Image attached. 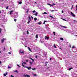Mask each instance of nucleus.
I'll use <instances>...</instances> for the list:
<instances>
[{"label": "nucleus", "instance_id": "32", "mask_svg": "<svg viewBox=\"0 0 77 77\" xmlns=\"http://www.w3.org/2000/svg\"><path fill=\"white\" fill-rule=\"evenodd\" d=\"M44 14H47V13L46 12H45L44 13Z\"/></svg>", "mask_w": 77, "mask_h": 77}, {"label": "nucleus", "instance_id": "6", "mask_svg": "<svg viewBox=\"0 0 77 77\" xmlns=\"http://www.w3.org/2000/svg\"><path fill=\"white\" fill-rule=\"evenodd\" d=\"M71 14L72 15V16H73V17H75V15L74 14H73L72 12H71Z\"/></svg>", "mask_w": 77, "mask_h": 77}, {"label": "nucleus", "instance_id": "12", "mask_svg": "<svg viewBox=\"0 0 77 77\" xmlns=\"http://www.w3.org/2000/svg\"><path fill=\"white\" fill-rule=\"evenodd\" d=\"M29 9H28L27 10V11L26 12V13L28 14L29 13Z\"/></svg>", "mask_w": 77, "mask_h": 77}, {"label": "nucleus", "instance_id": "20", "mask_svg": "<svg viewBox=\"0 0 77 77\" xmlns=\"http://www.w3.org/2000/svg\"><path fill=\"white\" fill-rule=\"evenodd\" d=\"M30 59H31V60H32L33 61V62H34V60H33L32 58H30Z\"/></svg>", "mask_w": 77, "mask_h": 77}, {"label": "nucleus", "instance_id": "51", "mask_svg": "<svg viewBox=\"0 0 77 77\" xmlns=\"http://www.w3.org/2000/svg\"><path fill=\"white\" fill-rule=\"evenodd\" d=\"M52 5H56V4H52Z\"/></svg>", "mask_w": 77, "mask_h": 77}, {"label": "nucleus", "instance_id": "29", "mask_svg": "<svg viewBox=\"0 0 77 77\" xmlns=\"http://www.w3.org/2000/svg\"><path fill=\"white\" fill-rule=\"evenodd\" d=\"M32 12H33V13L36 12V11L35 10H34L33 11H32Z\"/></svg>", "mask_w": 77, "mask_h": 77}, {"label": "nucleus", "instance_id": "42", "mask_svg": "<svg viewBox=\"0 0 77 77\" xmlns=\"http://www.w3.org/2000/svg\"><path fill=\"white\" fill-rule=\"evenodd\" d=\"M51 58H50V61H51Z\"/></svg>", "mask_w": 77, "mask_h": 77}, {"label": "nucleus", "instance_id": "34", "mask_svg": "<svg viewBox=\"0 0 77 77\" xmlns=\"http://www.w3.org/2000/svg\"><path fill=\"white\" fill-rule=\"evenodd\" d=\"M8 54H11V53L10 52H9Z\"/></svg>", "mask_w": 77, "mask_h": 77}, {"label": "nucleus", "instance_id": "21", "mask_svg": "<svg viewBox=\"0 0 77 77\" xmlns=\"http://www.w3.org/2000/svg\"><path fill=\"white\" fill-rule=\"evenodd\" d=\"M54 48H57V47H56V45H54Z\"/></svg>", "mask_w": 77, "mask_h": 77}, {"label": "nucleus", "instance_id": "45", "mask_svg": "<svg viewBox=\"0 0 77 77\" xmlns=\"http://www.w3.org/2000/svg\"><path fill=\"white\" fill-rule=\"evenodd\" d=\"M30 63L31 65H32V62H30Z\"/></svg>", "mask_w": 77, "mask_h": 77}, {"label": "nucleus", "instance_id": "30", "mask_svg": "<svg viewBox=\"0 0 77 77\" xmlns=\"http://www.w3.org/2000/svg\"><path fill=\"white\" fill-rule=\"evenodd\" d=\"M17 66H18V67H21V66H20L18 64H17Z\"/></svg>", "mask_w": 77, "mask_h": 77}, {"label": "nucleus", "instance_id": "7", "mask_svg": "<svg viewBox=\"0 0 77 77\" xmlns=\"http://www.w3.org/2000/svg\"><path fill=\"white\" fill-rule=\"evenodd\" d=\"M33 15L37 16L38 15V12H36L35 14H34Z\"/></svg>", "mask_w": 77, "mask_h": 77}, {"label": "nucleus", "instance_id": "35", "mask_svg": "<svg viewBox=\"0 0 77 77\" xmlns=\"http://www.w3.org/2000/svg\"><path fill=\"white\" fill-rule=\"evenodd\" d=\"M19 51V53H21V50H20Z\"/></svg>", "mask_w": 77, "mask_h": 77}, {"label": "nucleus", "instance_id": "61", "mask_svg": "<svg viewBox=\"0 0 77 77\" xmlns=\"http://www.w3.org/2000/svg\"><path fill=\"white\" fill-rule=\"evenodd\" d=\"M0 31V33H2V31Z\"/></svg>", "mask_w": 77, "mask_h": 77}, {"label": "nucleus", "instance_id": "15", "mask_svg": "<svg viewBox=\"0 0 77 77\" xmlns=\"http://www.w3.org/2000/svg\"><path fill=\"white\" fill-rule=\"evenodd\" d=\"M28 49H29V51H31L32 52V50H31V49H30V48L28 47Z\"/></svg>", "mask_w": 77, "mask_h": 77}, {"label": "nucleus", "instance_id": "8", "mask_svg": "<svg viewBox=\"0 0 77 77\" xmlns=\"http://www.w3.org/2000/svg\"><path fill=\"white\" fill-rule=\"evenodd\" d=\"M37 24H38L39 25H41V24H42V23H41V22H38V23H37Z\"/></svg>", "mask_w": 77, "mask_h": 77}, {"label": "nucleus", "instance_id": "33", "mask_svg": "<svg viewBox=\"0 0 77 77\" xmlns=\"http://www.w3.org/2000/svg\"><path fill=\"white\" fill-rule=\"evenodd\" d=\"M33 75H34V76H36V75H37L36 74H34Z\"/></svg>", "mask_w": 77, "mask_h": 77}, {"label": "nucleus", "instance_id": "60", "mask_svg": "<svg viewBox=\"0 0 77 77\" xmlns=\"http://www.w3.org/2000/svg\"><path fill=\"white\" fill-rule=\"evenodd\" d=\"M54 11V10H52L51 11V12H53Z\"/></svg>", "mask_w": 77, "mask_h": 77}, {"label": "nucleus", "instance_id": "43", "mask_svg": "<svg viewBox=\"0 0 77 77\" xmlns=\"http://www.w3.org/2000/svg\"><path fill=\"white\" fill-rule=\"evenodd\" d=\"M26 62H29V61L28 60H26Z\"/></svg>", "mask_w": 77, "mask_h": 77}, {"label": "nucleus", "instance_id": "19", "mask_svg": "<svg viewBox=\"0 0 77 77\" xmlns=\"http://www.w3.org/2000/svg\"><path fill=\"white\" fill-rule=\"evenodd\" d=\"M48 63V62H46L45 63V64L46 65L45 66H47V63Z\"/></svg>", "mask_w": 77, "mask_h": 77}, {"label": "nucleus", "instance_id": "18", "mask_svg": "<svg viewBox=\"0 0 77 77\" xmlns=\"http://www.w3.org/2000/svg\"><path fill=\"white\" fill-rule=\"evenodd\" d=\"M37 20V18H36V17H35L34 18V20L36 21Z\"/></svg>", "mask_w": 77, "mask_h": 77}, {"label": "nucleus", "instance_id": "63", "mask_svg": "<svg viewBox=\"0 0 77 77\" xmlns=\"http://www.w3.org/2000/svg\"><path fill=\"white\" fill-rule=\"evenodd\" d=\"M2 53V51H0V53Z\"/></svg>", "mask_w": 77, "mask_h": 77}, {"label": "nucleus", "instance_id": "50", "mask_svg": "<svg viewBox=\"0 0 77 77\" xmlns=\"http://www.w3.org/2000/svg\"><path fill=\"white\" fill-rule=\"evenodd\" d=\"M72 48H75V47L73 46H72Z\"/></svg>", "mask_w": 77, "mask_h": 77}, {"label": "nucleus", "instance_id": "14", "mask_svg": "<svg viewBox=\"0 0 77 77\" xmlns=\"http://www.w3.org/2000/svg\"><path fill=\"white\" fill-rule=\"evenodd\" d=\"M18 3H19V4H20V5L22 3V2H21V1H20V2H18Z\"/></svg>", "mask_w": 77, "mask_h": 77}, {"label": "nucleus", "instance_id": "41", "mask_svg": "<svg viewBox=\"0 0 77 77\" xmlns=\"http://www.w3.org/2000/svg\"><path fill=\"white\" fill-rule=\"evenodd\" d=\"M73 21H76V22H77V20H73Z\"/></svg>", "mask_w": 77, "mask_h": 77}, {"label": "nucleus", "instance_id": "17", "mask_svg": "<svg viewBox=\"0 0 77 77\" xmlns=\"http://www.w3.org/2000/svg\"><path fill=\"white\" fill-rule=\"evenodd\" d=\"M15 72H17V73H18V72L17 71V70H16L15 71H14Z\"/></svg>", "mask_w": 77, "mask_h": 77}, {"label": "nucleus", "instance_id": "4", "mask_svg": "<svg viewBox=\"0 0 77 77\" xmlns=\"http://www.w3.org/2000/svg\"><path fill=\"white\" fill-rule=\"evenodd\" d=\"M45 39H49V37H47L46 36H45Z\"/></svg>", "mask_w": 77, "mask_h": 77}, {"label": "nucleus", "instance_id": "13", "mask_svg": "<svg viewBox=\"0 0 77 77\" xmlns=\"http://www.w3.org/2000/svg\"><path fill=\"white\" fill-rule=\"evenodd\" d=\"M60 40H61V41H63V38H60Z\"/></svg>", "mask_w": 77, "mask_h": 77}, {"label": "nucleus", "instance_id": "2", "mask_svg": "<svg viewBox=\"0 0 77 77\" xmlns=\"http://www.w3.org/2000/svg\"><path fill=\"white\" fill-rule=\"evenodd\" d=\"M23 76L24 77H30V76H29V75H26L25 74H24V75H23Z\"/></svg>", "mask_w": 77, "mask_h": 77}, {"label": "nucleus", "instance_id": "47", "mask_svg": "<svg viewBox=\"0 0 77 77\" xmlns=\"http://www.w3.org/2000/svg\"><path fill=\"white\" fill-rule=\"evenodd\" d=\"M31 18H32V20H33V17L31 16Z\"/></svg>", "mask_w": 77, "mask_h": 77}, {"label": "nucleus", "instance_id": "27", "mask_svg": "<svg viewBox=\"0 0 77 77\" xmlns=\"http://www.w3.org/2000/svg\"><path fill=\"white\" fill-rule=\"evenodd\" d=\"M49 17H51V18H53V16H49Z\"/></svg>", "mask_w": 77, "mask_h": 77}, {"label": "nucleus", "instance_id": "40", "mask_svg": "<svg viewBox=\"0 0 77 77\" xmlns=\"http://www.w3.org/2000/svg\"><path fill=\"white\" fill-rule=\"evenodd\" d=\"M61 19L62 20H64V21H65V19H63L62 18H61Z\"/></svg>", "mask_w": 77, "mask_h": 77}, {"label": "nucleus", "instance_id": "57", "mask_svg": "<svg viewBox=\"0 0 77 77\" xmlns=\"http://www.w3.org/2000/svg\"><path fill=\"white\" fill-rule=\"evenodd\" d=\"M44 22H45H45H47V21H46V20H45V21H44Z\"/></svg>", "mask_w": 77, "mask_h": 77}, {"label": "nucleus", "instance_id": "11", "mask_svg": "<svg viewBox=\"0 0 77 77\" xmlns=\"http://www.w3.org/2000/svg\"><path fill=\"white\" fill-rule=\"evenodd\" d=\"M48 5H49V6H53V5H51L50 4H47Z\"/></svg>", "mask_w": 77, "mask_h": 77}, {"label": "nucleus", "instance_id": "46", "mask_svg": "<svg viewBox=\"0 0 77 77\" xmlns=\"http://www.w3.org/2000/svg\"><path fill=\"white\" fill-rule=\"evenodd\" d=\"M8 68H10V69H11V67H9V66H8Z\"/></svg>", "mask_w": 77, "mask_h": 77}, {"label": "nucleus", "instance_id": "39", "mask_svg": "<svg viewBox=\"0 0 77 77\" xmlns=\"http://www.w3.org/2000/svg\"><path fill=\"white\" fill-rule=\"evenodd\" d=\"M72 8H73V5H72V8H71V9H72Z\"/></svg>", "mask_w": 77, "mask_h": 77}, {"label": "nucleus", "instance_id": "52", "mask_svg": "<svg viewBox=\"0 0 77 77\" xmlns=\"http://www.w3.org/2000/svg\"><path fill=\"white\" fill-rule=\"evenodd\" d=\"M0 31H2V29H1L0 28Z\"/></svg>", "mask_w": 77, "mask_h": 77}, {"label": "nucleus", "instance_id": "56", "mask_svg": "<svg viewBox=\"0 0 77 77\" xmlns=\"http://www.w3.org/2000/svg\"><path fill=\"white\" fill-rule=\"evenodd\" d=\"M24 46H25V47H27V46H26V45H25Z\"/></svg>", "mask_w": 77, "mask_h": 77}, {"label": "nucleus", "instance_id": "62", "mask_svg": "<svg viewBox=\"0 0 77 77\" xmlns=\"http://www.w3.org/2000/svg\"><path fill=\"white\" fill-rule=\"evenodd\" d=\"M0 14H1V11L0 10Z\"/></svg>", "mask_w": 77, "mask_h": 77}, {"label": "nucleus", "instance_id": "64", "mask_svg": "<svg viewBox=\"0 0 77 77\" xmlns=\"http://www.w3.org/2000/svg\"><path fill=\"white\" fill-rule=\"evenodd\" d=\"M76 7L77 8V5L76 6Z\"/></svg>", "mask_w": 77, "mask_h": 77}, {"label": "nucleus", "instance_id": "5", "mask_svg": "<svg viewBox=\"0 0 77 77\" xmlns=\"http://www.w3.org/2000/svg\"><path fill=\"white\" fill-rule=\"evenodd\" d=\"M26 68H27L29 70H30V69H32L31 67H26Z\"/></svg>", "mask_w": 77, "mask_h": 77}, {"label": "nucleus", "instance_id": "37", "mask_svg": "<svg viewBox=\"0 0 77 77\" xmlns=\"http://www.w3.org/2000/svg\"><path fill=\"white\" fill-rule=\"evenodd\" d=\"M6 9H9V8L8 7H6Z\"/></svg>", "mask_w": 77, "mask_h": 77}, {"label": "nucleus", "instance_id": "48", "mask_svg": "<svg viewBox=\"0 0 77 77\" xmlns=\"http://www.w3.org/2000/svg\"><path fill=\"white\" fill-rule=\"evenodd\" d=\"M0 65H2V62L0 61Z\"/></svg>", "mask_w": 77, "mask_h": 77}, {"label": "nucleus", "instance_id": "28", "mask_svg": "<svg viewBox=\"0 0 77 77\" xmlns=\"http://www.w3.org/2000/svg\"><path fill=\"white\" fill-rule=\"evenodd\" d=\"M3 75H4V77H6V74H5V73H4L3 74Z\"/></svg>", "mask_w": 77, "mask_h": 77}, {"label": "nucleus", "instance_id": "22", "mask_svg": "<svg viewBox=\"0 0 77 77\" xmlns=\"http://www.w3.org/2000/svg\"><path fill=\"white\" fill-rule=\"evenodd\" d=\"M53 33L54 34V36H55V35H56V32H53Z\"/></svg>", "mask_w": 77, "mask_h": 77}, {"label": "nucleus", "instance_id": "1", "mask_svg": "<svg viewBox=\"0 0 77 77\" xmlns=\"http://www.w3.org/2000/svg\"><path fill=\"white\" fill-rule=\"evenodd\" d=\"M28 18H29V19L28 20V22L27 23V24H29V23H30V21L31 20V17H30V16H29Z\"/></svg>", "mask_w": 77, "mask_h": 77}, {"label": "nucleus", "instance_id": "25", "mask_svg": "<svg viewBox=\"0 0 77 77\" xmlns=\"http://www.w3.org/2000/svg\"><path fill=\"white\" fill-rule=\"evenodd\" d=\"M32 70H36V68H32Z\"/></svg>", "mask_w": 77, "mask_h": 77}, {"label": "nucleus", "instance_id": "23", "mask_svg": "<svg viewBox=\"0 0 77 77\" xmlns=\"http://www.w3.org/2000/svg\"><path fill=\"white\" fill-rule=\"evenodd\" d=\"M20 53L21 54H24V52L23 51H22V52H21Z\"/></svg>", "mask_w": 77, "mask_h": 77}, {"label": "nucleus", "instance_id": "26", "mask_svg": "<svg viewBox=\"0 0 77 77\" xmlns=\"http://www.w3.org/2000/svg\"><path fill=\"white\" fill-rule=\"evenodd\" d=\"M14 20L15 22H16V21H17V19H14Z\"/></svg>", "mask_w": 77, "mask_h": 77}, {"label": "nucleus", "instance_id": "44", "mask_svg": "<svg viewBox=\"0 0 77 77\" xmlns=\"http://www.w3.org/2000/svg\"><path fill=\"white\" fill-rule=\"evenodd\" d=\"M63 27L64 28H66V27L65 26H63Z\"/></svg>", "mask_w": 77, "mask_h": 77}, {"label": "nucleus", "instance_id": "10", "mask_svg": "<svg viewBox=\"0 0 77 77\" xmlns=\"http://www.w3.org/2000/svg\"><path fill=\"white\" fill-rule=\"evenodd\" d=\"M73 69V68L72 67H70L69 68V71H70V70H71V69Z\"/></svg>", "mask_w": 77, "mask_h": 77}, {"label": "nucleus", "instance_id": "31", "mask_svg": "<svg viewBox=\"0 0 77 77\" xmlns=\"http://www.w3.org/2000/svg\"><path fill=\"white\" fill-rule=\"evenodd\" d=\"M23 64H25V65H26V62H23Z\"/></svg>", "mask_w": 77, "mask_h": 77}, {"label": "nucleus", "instance_id": "53", "mask_svg": "<svg viewBox=\"0 0 77 77\" xmlns=\"http://www.w3.org/2000/svg\"><path fill=\"white\" fill-rule=\"evenodd\" d=\"M45 22L44 21V23H43V24H45Z\"/></svg>", "mask_w": 77, "mask_h": 77}, {"label": "nucleus", "instance_id": "24", "mask_svg": "<svg viewBox=\"0 0 77 77\" xmlns=\"http://www.w3.org/2000/svg\"><path fill=\"white\" fill-rule=\"evenodd\" d=\"M22 66L23 67H24V68H25V66H24V65L23 64V63H22Z\"/></svg>", "mask_w": 77, "mask_h": 77}, {"label": "nucleus", "instance_id": "59", "mask_svg": "<svg viewBox=\"0 0 77 77\" xmlns=\"http://www.w3.org/2000/svg\"><path fill=\"white\" fill-rule=\"evenodd\" d=\"M60 50H62V48H60Z\"/></svg>", "mask_w": 77, "mask_h": 77}, {"label": "nucleus", "instance_id": "58", "mask_svg": "<svg viewBox=\"0 0 77 77\" xmlns=\"http://www.w3.org/2000/svg\"><path fill=\"white\" fill-rule=\"evenodd\" d=\"M6 75H8V73H6Z\"/></svg>", "mask_w": 77, "mask_h": 77}, {"label": "nucleus", "instance_id": "38", "mask_svg": "<svg viewBox=\"0 0 77 77\" xmlns=\"http://www.w3.org/2000/svg\"><path fill=\"white\" fill-rule=\"evenodd\" d=\"M27 34L28 35L29 34V31H27Z\"/></svg>", "mask_w": 77, "mask_h": 77}, {"label": "nucleus", "instance_id": "3", "mask_svg": "<svg viewBox=\"0 0 77 77\" xmlns=\"http://www.w3.org/2000/svg\"><path fill=\"white\" fill-rule=\"evenodd\" d=\"M5 40H6V38H3V39L1 40L2 43H3V42H4V41Z\"/></svg>", "mask_w": 77, "mask_h": 77}, {"label": "nucleus", "instance_id": "16", "mask_svg": "<svg viewBox=\"0 0 77 77\" xmlns=\"http://www.w3.org/2000/svg\"><path fill=\"white\" fill-rule=\"evenodd\" d=\"M35 38H38V34H37L36 35Z\"/></svg>", "mask_w": 77, "mask_h": 77}, {"label": "nucleus", "instance_id": "36", "mask_svg": "<svg viewBox=\"0 0 77 77\" xmlns=\"http://www.w3.org/2000/svg\"><path fill=\"white\" fill-rule=\"evenodd\" d=\"M5 50H6V48H4L3 50L4 51H5Z\"/></svg>", "mask_w": 77, "mask_h": 77}, {"label": "nucleus", "instance_id": "49", "mask_svg": "<svg viewBox=\"0 0 77 77\" xmlns=\"http://www.w3.org/2000/svg\"><path fill=\"white\" fill-rule=\"evenodd\" d=\"M11 77H14V76L12 75H11Z\"/></svg>", "mask_w": 77, "mask_h": 77}, {"label": "nucleus", "instance_id": "9", "mask_svg": "<svg viewBox=\"0 0 77 77\" xmlns=\"http://www.w3.org/2000/svg\"><path fill=\"white\" fill-rule=\"evenodd\" d=\"M14 12V11L12 10V11H11L10 12V15H11V14H12V12Z\"/></svg>", "mask_w": 77, "mask_h": 77}, {"label": "nucleus", "instance_id": "54", "mask_svg": "<svg viewBox=\"0 0 77 77\" xmlns=\"http://www.w3.org/2000/svg\"><path fill=\"white\" fill-rule=\"evenodd\" d=\"M61 12L62 13H63V11H61Z\"/></svg>", "mask_w": 77, "mask_h": 77}, {"label": "nucleus", "instance_id": "55", "mask_svg": "<svg viewBox=\"0 0 77 77\" xmlns=\"http://www.w3.org/2000/svg\"><path fill=\"white\" fill-rule=\"evenodd\" d=\"M37 57H38V56H35V58H37Z\"/></svg>", "mask_w": 77, "mask_h": 77}]
</instances>
